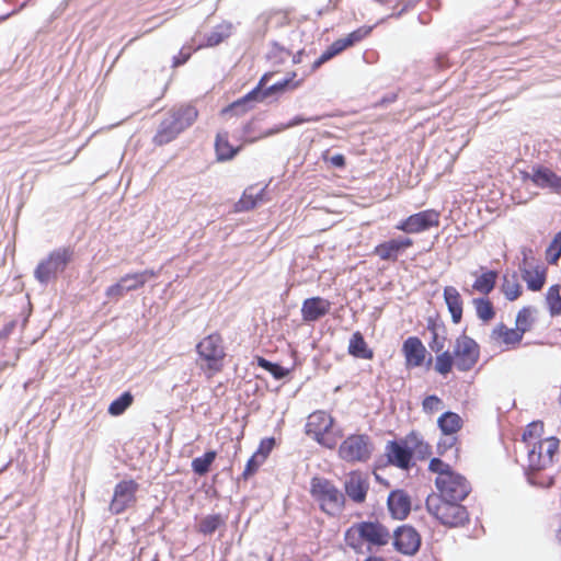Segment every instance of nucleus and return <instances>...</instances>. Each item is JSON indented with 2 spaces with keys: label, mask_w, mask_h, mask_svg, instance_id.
I'll list each match as a JSON object with an SVG mask.
<instances>
[{
  "label": "nucleus",
  "mask_w": 561,
  "mask_h": 561,
  "mask_svg": "<svg viewBox=\"0 0 561 561\" xmlns=\"http://www.w3.org/2000/svg\"><path fill=\"white\" fill-rule=\"evenodd\" d=\"M198 112L193 105H180L170 108L160 122L152 138L156 146H164L173 141L181 133L196 121Z\"/></svg>",
  "instance_id": "obj_1"
},
{
  "label": "nucleus",
  "mask_w": 561,
  "mask_h": 561,
  "mask_svg": "<svg viewBox=\"0 0 561 561\" xmlns=\"http://www.w3.org/2000/svg\"><path fill=\"white\" fill-rule=\"evenodd\" d=\"M462 501H444L430 494L426 497L425 506L427 512L442 525L449 528L462 527L469 523V513Z\"/></svg>",
  "instance_id": "obj_2"
},
{
  "label": "nucleus",
  "mask_w": 561,
  "mask_h": 561,
  "mask_svg": "<svg viewBox=\"0 0 561 561\" xmlns=\"http://www.w3.org/2000/svg\"><path fill=\"white\" fill-rule=\"evenodd\" d=\"M310 493L320 504L321 511L330 516L342 513L345 507L344 494L327 478L313 477L310 482Z\"/></svg>",
  "instance_id": "obj_3"
},
{
  "label": "nucleus",
  "mask_w": 561,
  "mask_h": 561,
  "mask_svg": "<svg viewBox=\"0 0 561 561\" xmlns=\"http://www.w3.org/2000/svg\"><path fill=\"white\" fill-rule=\"evenodd\" d=\"M560 440L556 436H550L545 440L535 443L528 450V466L526 469L527 480L530 484L538 483L531 473L546 469L553 461V456L558 451Z\"/></svg>",
  "instance_id": "obj_4"
},
{
  "label": "nucleus",
  "mask_w": 561,
  "mask_h": 561,
  "mask_svg": "<svg viewBox=\"0 0 561 561\" xmlns=\"http://www.w3.org/2000/svg\"><path fill=\"white\" fill-rule=\"evenodd\" d=\"M75 251L71 247H61L51 251L48 256L42 260L35 271L34 277L42 285H47L51 279L57 278L68 264L72 261Z\"/></svg>",
  "instance_id": "obj_5"
},
{
  "label": "nucleus",
  "mask_w": 561,
  "mask_h": 561,
  "mask_svg": "<svg viewBox=\"0 0 561 561\" xmlns=\"http://www.w3.org/2000/svg\"><path fill=\"white\" fill-rule=\"evenodd\" d=\"M374 451V444L367 434H352L339 447V457L346 462H366Z\"/></svg>",
  "instance_id": "obj_6"
},
{
  "label": "nucleus",
  "mask_w": 561,
  "mask_h": 561,
  "mask_svg": "<svg viewBox=\"0 0 561 561\" xmlns=\"http://www.w3.org/2000/svg\"><path fill=\"white\" fill-rule=\"evenodd\" d=\"M333 424L334 419L329 413L316 411L308 416L305 432L318 444L332 449L336 445L335 438L329 436Z\"/></svg>",
  "instance_id": "obj_7"
},
{
  "label": "nucleus",
  "mask_w": 561,
  "mask_h": 561,
  "mask_svg": "<svg viewBox=\"0 0 561 561\" xmlns=\"http://www.w3.org/2000/svg\"><path fill=\"white\" fill-rule=\"evenodd\" d=\"M435 485L438 494L434 495L444 501H463L471 492L469 481L458 472L445 478L436 477Z\"/></svg>",
  "instance_id": "obj_8"
},
{
  "label": "nucleus",
  "mask_w": 561,
  "mask_h": 561,
  "mask_svg": "<svg viewBox=\"0 0 561 561\" xmlns=\"http://www.w3.org/2000/svg\"><path fill=\"white\" fill-rule=\"evenodd\" d=\"M453 353L456 368L459 371H469L479 360L480 346L472 337L462 333L456 339Z\"/></svg>",
  "instance_id": "obj_9"
},
{
  "label": "nucleus",
  "mask_w": 561,
  "mask_h": 561,
  "mask_svg": "<svg viewBox=\"0 0 561 561\" xmlns=\"http://www.w3.org/2000/svg\"><path fill=\"white\" fill-rule=\"evenodd\" d=\"M196 352L199 359L206 363V367L214 371L222 368V359L225 357V348L219 334H209L204 337L197 345Z\"/></svg>",
  "instance_id": "obj_10"
},
{
  "label": "nucleus",
  "mask_w": 561,
  "mask_h": 561,
  "mask_svg": "<svg viewBox=\"0 0 561 561\" xmlns=\"http://www.w3.org/2000/svg\"><path fill=\"white\" fill-rule=\"evenodd\" d=\"M439 226V213L435 209H426L413 214L397 225V229L405 233H420L432 227Z\"/></svg>",
  "instance_id": "obj_11"
},
{
  "label": "nucleus",
  "mask_w": 561,
  "mask_h": 561,
  "mask_svg": "<svg viewBox=\"0 0 561 561\" xmlns=\"http://www.w3.org/2000/svg\"><path fill=\"white\" fill-rule=\"evenodd\" d=\"M138 483L134 480H123L114 488V494L110 503V512L113 515L124 513L128 507L136 503V492Z\"/></svg>",
  "instance_id": "obj_12"
},
{
  "label": "nucleus",
  "mask_w": 561,
  "mask_h": 561,
  "mask_svg": "<svg viewBox=\"0 0 561 561\" xmlns=\"http://www.w3.org/2000/svg\"><path fill=\"white\" fill-rule=\"evenodd\" d=\"M272 76V73L263 75L255 88H253L242 98L231 103L229 106L225 107L222 110V113L226 114L229 112H233L234 114L239 115L252 108L254 103L264 101L266 99L265 91L268 88L267 81Z\"/></svg>",
  "instance_id": "obj_13"
},
{
  "label": "nucleus",
  "mask_w": 561,
  "mask_h": 561,
  "mask_svg": "<svg viewBox=\"0 0 561 561\" xmlns=\"http://www.w3.org/2000/svg\"><path fill=\"white\" fill-rule=\"evenodd\" d=\"M393 548L404 554L414 556L421 547V535L410 525H401L393 531Z\"/></svg>",
  "instance_id": "obj_14"
},
{
  "label": "nucleus",
  "mask_w": 561,
  "mask_h": 561,
  "mask_svg": "<svg viewBox=\"0 0 561 561\" xmlns=\"http://www.w3.org/2000/svg\"><path fill=\"white\" fill-rule=\"evenodd\" d=\"M353 528L356 529L359 538L365 540V542H367L369 546H386L391 538L389 529L377 520L360 522L357 523Z\"/></svg>",
  "instance_id": "obj_15"
},
{
  "label": "nucleus",
  "mask_w": 561,
  "mask_h": 561,
  "mask_svg": "<svg viewBox=\"0 0 561 561\" xmlns=\"http://www.w3.org/2000/svg\"><path fill=\"white\" fill-rule=\"evenodd\" d=\"M413 449L404 440H389L386 446L388 462L400 469H410L413 462Z\"/></svg>",
  "instance_id": "obj_16"
},
{
  "label": "nucleus",
  "mask_w": 561,
  "mask_h": 561,
  "mask_svg": "<svg viewBox=\"0 0 561 561\" xmlns=\"http://www.w3.org/2000/svg\"><path fill=\"white\" fill-rule=\"evenodd\" d=\"M524 180H530L537 187L561 192V176L543 165H534L533 174L523 173Z\"/></svg>",
  "instance_id": "obj_17"
},
{
  "label": "nucleus",
  "mask_w": 561,
  "mask_h": 561,
  "mask_svg": "<svg viewBox=\"0 0 561 561\" xmlns=\"http://www.w3.org/2000/svg\"><path fill=\"white\" fill-rule=\"evenodd\" d=\"M413 245V240L408 237L392 238L375 247L374 253L383 261L396 262L401 253Z\"/></svg>",
  "instance_id": "obj_18"
},
{
  "label": "nucleus",
  "mask_w": 561,
  "mask_h": 561,
  "mask_svg": "<svg viewBox=\"0 0 561 561\" xmlns=\"http://www.w3.org/2000/svg\"><path fill=\"white\" fill-rule=\"evenodd\" d=\"M402 353L407 367H420L426 358V347L417 336H409L403 341Z\"/></svg>",
  "instance_id": "obj_19"
},
{
  "label": "nucleus",
  "mask_w": 561,
  "mask_h": 561,
  "mask_svg": "<svg viewBox=\"0 0 561 561\" xmlns=\"http://www.w3.org/2000/svg\"><path fill=\"white\" fill-rule=\"evenodd\" d=\"M387 506L392 518L403 520L411 512V497L404 490H393L388 495Z\"/></svg>",
  "instance_id": "obj_20"
},
{
  "label": "nucleus",
  "mask_w": 561,
  "mask_h": 561,
  "mask_svg": "<svg viewBox=\"0 0 561 561\" xmlns=\"http://www.w3.org/2000/svg\"><path fill=\"white\" fill-rule=\"evenodd\" d=\"M331 302L320 296L307 298L302 301L301 317L305 322H316L330 312Z\"/></svg>",
  "instance_id": "obj_21"
},
{
  "label": "nucleus",
  "mask_w": 561,
  "mask_h": 561,
  "mask_svg": "<svg viewBox=\"0 0 561 561\" xmlns=\"http://www.w3.org/2000/svg\"><path fill=\"white\" fill-rule=\"evenodd\" d=\"M369 484L358 473H352L345 481L344 489L347 496L355 503H363L366 500Z\"/></svg>",
  "instance_id": "obj_22"
},
{
  "label": "nucleus",
  "mask_w": 561,
  "mask_h": 561,
  "mask_svg": "<svg viewBox=\"0 0 561 561\" xmlns=\"http://www.w3.org/2000/svg\"><path fill=\"white\" fill-rule=\"evenodd\" d=\"M444 300L451 316V321L458 324L462 319V298L454 286L444 288Z\"/></svg>",
  "instance_id": "obj_23"
},
{
  "label": "nucleus",
  "mask_w": 561,
  "mask_h": 561,
  "mask_svg": "<svg viewBox=\"0 0 561 561\" xmlns=\"http://www.w3.org/2000/svg\"><path fill=\"white\" fill-rule=\"evenodd\" d=\"M233 25L230 22H224L216 25L206 36L205 43L199 44L197 48L215 47L231 36Z\"/></svg>",
  "instance_id": "obj_24"
},
{
  "label": "nucleus",
  "mask_w": 561,
  "mask_h": 561,
  "mask_svg": "<svg viewBox=\"0 0 561 561\" xmlns=\"http://www.w3.org/2000/svg\"><path fill=\"white\" fill-rule=\"evenodd\" d=\"M462 424V419L459 414L453 411L444 412L437 420V426L444 436H454L461 430Z\"/></svg>",
  "instance_id": "obj_25"
},
{
  "label": "nucleus",
  "mask_w": 561,
  "mask_h": 561,
  "mask_svg": "<svg viewBox=\"0 0 561 561\" xmlns=\"http://www.w3.org/2000/svg\"><path fill=\"white\" fill-rule=\"evenodd\" d=\"M348 353L356 358L371 359L374 357V352L368 347L359 331L352 334L348 343Z\"/></svg>",
  "instance_id": "obj_26"
},
{
  "label": "nucleus",
  "mask_w": 561,
  "mask_h": 561,
  "mask_svg": "<svg viewBox=\"0 0 561 561\" xmlns=\"http://www.w3.org/2000/svg\"><path fill=\"white\" fill-rule=\"evenodd\" d=\"M215 151L218 161H229L239 152V147L230 145L227 133H218L215 140Z\"/></svg>",
  "instance_id": "obj_27"
},
{
  "label": "nucleus",
  "mask_w": 561,
  "mask_h": 561,
  "mask_svg": "<svg viewBox=\"0 0 561 561\" xmlns=\"http://www.w3.org/2000/svg\"><path fill=\"white\" fill-rule=\"evenodd\" d=\"M154 276L156 272L153 270H145L142 272L126 274L119 279L124 284L127 293H129L141 288L149 278Z\"/></svg>",
  "instance_id": "obj_28"
},
{
  "label": "nucleus",
  "mask_w": 561,
  "mask_h": 561,
  "mask_svg": "<svg viewBox=\"0 0 561 561\" xmlns=\"http://www.w3.org/2000/svg\"><path fill=\"white\" fill-rule=\"evenodd\" d=\"M265 188L254 193L253 187L247 188L241 198L234 204V210L238 213L253 209L262 201Z\"/></svg>",
  "instance_id": "obj_29"
},
{
  "label": "nucleus",
  "mask_w": 561,
  "mask_h": 561,
  "mask_svg": "<svg viewBox=\"0 0 561 561\" xmlns=\"http://www.w3.org/2000/svg\"><path fill=\"white\" fill-rule=\"evenodd\" d=\"M497 272L494 270H485L480 276H478L472 284V288L484 295H489L496 285Z\"/></svg>",
  "instance_id": "obj_30"
},
{
  "label": "nucleus",
  "mask_w": 561,
  "mask_h": 561,
  "mask_svg": "<svg viewBox=\"0 0 561 561\" xmlns=\"http://www.w3.org/2000/svg\"><path fill=\"white\" fill-rule=\"evenodd\" d=\"M216 457L217 453L215 450H207L203 456L194 458L191 463L193 472L199 477L206 476Z\"/></svg>",
  "instance_id": "obj_31"
},
{
  "label": "nucleus",
  "mask_w": 561,
  "mask_h": 561,
  "mask_svg": "<svg viewBox=\"0 0 561 561\" xmlns=\"http://www.w3.org/2000/svg\"><path fill=\"white\" fill-rule=\"evenodd\" d=\"M522 277L527 284V288L531 291H539L546 283V270H536L535 274L528 268L522 270Z\"/></svg>",
  "instance_id": "obj_32"
},
{
  "label": "nucleus",
  "mask_w": 561,
  "mask_h": 561,
  "mask_svg": "<svg viewBox=\"0 0 561 561\" xmlns=\"http://www.w3.org/2000/svg\"><path fill=\"white\" fill-rule=\"evenodd\" d=\"M296 77V72H291L290 76L268 85L266 89V99L273 95H278L280 93H284L287 90H293L299 87L300 81H294V78Z\"/></svg>",
  "instance_id": "obj_33"
},
{
  "label": "nucleus",
  "mask_w": 561,
  "mask_h": 561,
  "mask_svg": "<svg viewBox=\"0 0 561 561\" xmlns=\"http://www.w3.org/2000/svg\"><path fill=\"white\" fill-rule=\"evenodd\" d=\"M472 304L476 308L477 317L483 322H488L495 317V309L489 298H473Z\"/></svg>",
  "instance_id": "obj_34"
},
{
  "label": "nucleus",
  "mask_w": 561,
  "mask_h": 561,
  "mask_svg": "<svg viewBox=\"0 0 561 561\" xmlns=\"http://www.w3.org/2000/svg\"><path fill=\"white\" fill-rule=\"evenodd\" d=\"M133 402L134 396L129 391H125L110 403L107 412L113 416H119L133 404Z\"/></svg>",
  "instance_id": "obj_35"
},
{
  "label": "nucleus",
  "mask_w": 561,
  "mask_h": 561,
  "mask_svg": "<svg viewBox=\"0 0 561 561\" xmlns=\"http://www.w3.org/2000/svg\"><path fill=\"white\" fill-rule=\"evenodd\" d=\"M561 286L559 284L551 285L548 288L546 300L549 312L552 317L561 314Z\"/></svg>",
  "instance_id": "obj_36"
},
{
  "label": "nucleus",
  "mask_w": 561,
  "mask_h": 561,
  "mask_svg": "<svg viewBox=\"0 0 561 561\" xmlns=\"http://www.w3.org/2000/svg\"><path fill=\"white\" fill-rule=\"evenodd\" d=\"M455 365V356L450 351H442L437 354L434 369L443 376L449 374Z\"/></svg>",
  "instance_id": "obj_37"
},
{
  "label": "nucleus",
  "mask_w": 561,
  "mask_h": 561,
  "mask_svg": "<svg viewBox=\"0 0 561 561\" xmlns=\"http://www.w3.org/2000/svg\"><path fill=\"white\" fill-rule=\"evenodd\" d=\"M290 56L291 51L276 41L271 43V49L266 55L267 59L275 66L285 64Z\"/></svg>",
  "instance_id": "obj_38"
},
{
  "label": "nucleus",
  "mask_w": 561,
  "mask_h": 561,
  "mask_svg": "<svg viewBox=\"0 0 561 561\" xmlns=\"http://www.w3.org/2000/svg\"><path fill=\"white\" fill-rule=\"evenodd\" d=\"M257 365L264 370L268 371L276 380L286 378L290 369L283 367L278 363L271 362L264 357H257Z\"/></svg>",
  "instance_id": "obj_39"
},
{
  "label": "nucleus",
  "mask_w": 561,
  "mask_h": 561,
  "mask_svg": "<svg viewBox=\"0 0 561 561\" xmlns=\"http://www.w3.org/2000/svg\"><path fill=\"white\" fill-rule=\"evenodd\" d=\"M493 334L503 337V342L507 345L518 344L524 335L517 328L507 329L503 323L493 330Z\"/></svg>",
  "instance_id": "obj_40"
},
{
  "label": "nucleus",
  "mask_w": 561,
  "mask_h": 561,
  "mask_svg": "<svg viewBox=\"0 0 561 561\" xmlns=\"http://www.w3.org/2000/svg\"><path fill=\"white\" fill-rule=\"evenodd\" d=\"M224 524L225 522L219 514L208 515L202 519L199 531L204 535H211Z\"/></svg>",
  "instance_id": "obj_41"
},
{
  "label": "nucleus",
  "mask_w": 561,
  "mask_h": 561,
  "mask_svg": "<svg viewBox=\"0 0 561 561\" xmlns=\"http://www.w3.org/2000/svg\"><path fill=\"white\" fill-rule=\"evenodd\" d=\"M561 257V231L557 232L546 250V260L549 264H557Z\"/></svg>",
  "instance_id": "obj_42"
},
{
  "label": "nucleus",
  "mask_w": 561,
  "mask_h": 561,
  "mask_svg": "<svg viewBox=\"0 0 561 561\" xmlns=\"http://www.w3.org/2000/svg\"><path fill=\"white\" fill-rule=\"evenodd\" d=\"M516 328L525 334L531 329L533 319H531V309L530 307L522 308L516 316L515 320Z\"/></svg>",
  "instance_id": "obj_43"
},
{
  "label": "nucleus",
  "mask_w": 561,
  "mask_h": 561,
  "mask_svg": "<svg viewBox=\"0 0 561 561\" xmlns=\"http://www.w3.org/2000/svg\"><path fill=\"white\" fill-rule=\"evenodd\" d=\"M428 469L432 472L437 473L438 474L437 477H443V478H445V476L448 477V476L456 473V471H454L451 469L450 465L446 463L445 461H443L440 458H437V457L431 459Z\"/></svg>",
  "instance_id": "obj_44"
},
{
  "label": "nucleus",
  "mask_w": 561,
  "mask_h": 561,
  "mask_svg": "<svg viewBox=\"0 0 561 561\" xmlns=\"http://www.w3.org/2000/svg\"><path fill=\"white\" fill-rule=\"evenodd\" d=\"M446 341H447V329L431 333V340L428 341V347L431 348V351L438 354L445 348Z\"/></svg>",
  "instance_id": "obj_45"
},
{
  "label": "nucleus",
  "mask_w": 561,
  "mask_h": 561,
  "mask_svg": "<svg viewBox=\"0 0 561 561\" xmlns=\"http://www.w3.org/2000/svg\"><path fill=\"white\" fill-rule=\"evenodd\" d=\"M505 298L510 301L516 300L522 294V287L517 282H511L504 277V282L501 287Z\"/></svg>",
  "instance_id": "obj_46"
},
{
  "label": "nucleus",
  "mask_w": 561,
  "mask_h": 561,
  "mask_svg": "<svg viewBox=\"0 0 561 561\" xmlns=\"http://www.w3.org/2000/svg\"><path fill=\"white\" fill-rule=\"evenodd\" d=\"M543 432V423L541 421H533L523 433V442L527 443L531 438H538Z\"/></svg>",
  "instance_id": "obj_47"
},
{
  "label": "nucleus",
  "mask_w": 561,
  "mask_h": 561,
  "mask_svg": "<svg viewBox=\"0 0 561 561\" xmlns=\"http://www.w3.org/2000/svg\"><path fill=\"white\" fill-rule=\"evenodd\" d=\"M265 461L261 459L257 455H252L249 460L247 461L245 468L242 472V478L244 480H248L250 477H252L259 468L264 463Z\"/></svg>",
  "instance_id": "obj_48"
},
{
  "label": "nucleus",
  "mask_w": 561,
  "mask_h": 561,
  "mask_svg": "<svg viewBox=\"0 0 561 561\" xmlns=\"http://www.w3.org/2000/svg\"><path fill=\"white\" fill-rule=\"evenodd\" d=\"M276 444V440L274 437H265L260 442V445L254 453V455H257L261 459L264 461L267 459L268 455L273 450L274 446Z\"/></svg>",
  "instance_id": "obj_49"
},
{
  "label": "nucleus",
  "mask_w": 561,
  "mask_h": 561,
  "mask_svg": "<svg viewBox=\"0 0 561 561\" xmlns=\"http://www.w3.org/2000/svg\"><path fill=\"white\" fill-rule=\"evenodd\" d=\"M125 294H127V290L125 289V286L121 279L117 283L108 286L105 290V296L115 301H118L122 297H124Z\"/></svg>",
  "instance_id": "obj_50"
},
{
  "label": "nucleus",
  "mask_w": 561,
  "mask_h": 561,
  "mask_svg": "<svg viewBox=\"0 0 561 561\" xmlns=\"http://www.w3.org/2000/svg\"><path fill=\"white\" fill-rule=\"evenodd\" d=\"M442 404H443V401L440 398H438L436 394H430L424 398V400L422 402V408H423L424 412L432 413V412L440 409Z\"/></svg>",
  "instance_id": "obj_51"
},
{
  "label": "nucleus",
  "mask_w": 561,
  "mask_h": 561,
  "mask_svg": "<svg viewBox=\"0 0 561 561\" xmlns=\"http://www.w3.org/2000/svg\"><path fill=\"white\" fill-rule=\"evenodd\" d=\"M323 116L316 115V116H304V115H296L290 121L286 123V127L291 128L298 125H301L304 123H316L320 122Z\"/></svg>",
  "instance_id": "obj_52"
},
{
  "label": "nucleus",
  "mask_w": 561,
  "mask_h": 561,
  "mask_svg": "<svg viewBox=\"0 0 561 561\" xmlns=\"http://www.w3.org/2000/svg\"><path fill=\"white\" fill-rule=\"evenodd\" d=\"M445 329H447L446 324L439 318L438 314L427 317V319H426V330L430 333L438 332V331L445 330Z\"/></svg>",
  "instance_id": "obj_53"
},
{
  "label": "nucleus",
  "mask_w": 561,
  "mask_h": 561,
  "mask_svg": "<svg viewBox=\"0 0 561 561\" xmlns=\"http://www.w3.org/2000/svg\"><path fill=\"white\" fill-rule=\"evenodd\" d=\"M337 56L336 53L332 49V47H328L312 64L311 71H316L323 64L331 60L333 57Z\"/></svg>",
  "instance_id": "obj_54"
},
{
  "label": "nucleus",
  "mask_w": 561,
  "mask_h": 561,
  "mask_svg": "<svg viewBox=\"0 0 561 561\" xmlns=\"http://www.w3.org/2000/svg\"><path fill=\"white\" fill-rule=\"evenodd\" d=\"M337 56L336 53L332 49V47H328L312 64L311 71H316L323 64L331 60L333 57Z\"/></svg>",
  "instance_id": "obj_55"
},
{
  "label": "nucleus",
  "mask_w": 561,
  "mask_h": 561,
  "mask_svg": "<svg viewBox=\"0 0 561 561\" xmlns=\"http://www.w3.org/2000/svg\"><path fill=\"white\" fill-rule=\"evenodd\" d=\"M337 56L336 53L332 49V47H328L312 64L311 71H316L323 64L331 60L333 57Z\"/></svg>",
  "instance_id": "obj_56"
},
{
  "label": "nucleus",
  "mask_w": 561,
  "mask_h": 561,
  "mask_svg": "<svg viewBox=\"0 0 561 561\" xmlns=\"http://www.w3.org/2000/svg\"><path fill=\"white\" fill-rule=\"evenodd\" d=\"M457 443L456 436H445V438H440L437 443V453L439 455H445V453L451 449Z\"/></svg>",
  "instance_id": "obj_57"
},
{
  "label": "nucleus",
  "mask_w": 561,
  "mask_h": 561,
  "mask_svg": "<svg viewBox=\"0 0 561 561\" xmlns=\"http://www.w3.org/2000/svg\"><path fill=\"white\" fill-rule=\"evenodd\" d=\"M193 49L191 47L183 46L179 54L173 57V67L184 65L191 57Z\"/></svg>",
  "instance_id": "obj_58"
},
{
  "label": "nucleus",
  "mask_w": 561,
  "mask_h": 561,
  "mask_svg": "<svg viewBox=\"0 0 561 561\" xmlns=\"http://www.w3.org/2000/svg\"><path fill=\"white\" fill-rule=\"evenodd\" d=\"M371 32V27L369 26H362L357 30L351 32L348 35L353 38L355 44L364 39L369 33Z\"/></svg>",
  "instance_id": "obj_59"
},
{
  "label": "nucleus",
  "mask_w": 561,
  "mask_h": 561,
  "mask_svg": "<svg viewBox=\"0 0 561 561\" xmlns=\"http://www.w3.org/2000/svg\"><path fill=\"white\" fill-rule=\"evenodd\" d=\"M330 163L334 167V168H337V169H343L346 164V159L345 157L342 154V153H336V154H333L330 159H329Z\"/></svg>",
  "instance_id": "obj_60"
},
{
  "label": "nucleus",
  "mask_w": 561,
  "mask_h": 561,
  "mask_svg": "<svg viewBox=\"0 0 561 561\" xmlns=\"http://www.w3.org/2000/svg\"><path fill=\"white\" fill-rule=\"evenodd\" d=\"M398 99L397 92H390L385 94L377 103L379 106H388L389 104L396 102Z\"/></svg>",
  "instance_id": "obj_61"
},
{
  "label": "nucleus",
  "mask_w": 561,
  "mask_h": 561,
  "mask_svg": "<svg viewBox=\"0 0 561 561\" xmlns=\"http://www.w3.org/2000/svg\"><path fill=\"white\" fill-rule=\"evenodd\" d=\"M360 540L362 539L359 538V536L357 535V537H356V535L353 533V528H350L346 530L345 542L350 548H352V545H356Z\"/></svg>",
  "instance_id": "obj_62"
},
{
  "label": "nucleus",
  "mask_w": 561,
  "mask_h": 561,
  "mask_svg": "<svg viewBox=\"0 0 561 561\" xmlns=\"http://www.w3.org/2000/svg\"><path fill=\"white\" fill-rule=\"evenodd\" d=\"M286 129H288V127H286V123H280V124L276 125L275 127L266 130L264 133V136L268 137V136L275 135L277 133H280L283 130H286Z\"/></svg>",
  "instance_id": "obj_63"
},
{
  "label": "nucleus",
  "mask_w": 561,
  "mask_h": 561,
  "mask_svg": "<svg viewBox=\"0 0 561 561\" xmlns=\"http://www.w3.org/2000/svg\"><path fill=\"white\" fill-rule=\"evenodd\" d=\"M330 47H332V49L336 53V55L341 54L343 50H345L343 48V45H342V42L339 39L334 41Z\"/></svg>",
  "instance_id": "obj_64"
}]
</instances>
